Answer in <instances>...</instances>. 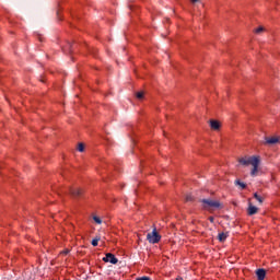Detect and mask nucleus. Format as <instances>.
Instances as JSON below:
<instances>
[{
	"instance_id": "f257e3e1",
	"label": "nucleus",
	"mask_w": 280,
	"mask_h": 280,
	"mask_svg": "<svg viewBox=\"0 0 280 280\" xmlns=\"http://www.w3.org/2000/svg\"><path fill=\"white\" fill-rule=\"evenodd\" d=\"M200 202L202 203L203 209H220L222 203L219 200L213 199H201Z\"/></svg>"
},
{
	"instance_id": "f03ea898",
	"label": "nucleus",
	"mask_w": 280,
	"mask_h": 280,
	"mask_svg": "<svg viewBox=\"0 0 280 280\" xmlns=\"http://www.w3.org/2000/svg\"><path fill=\"white\" fill-rule=\"evenodd\" d=\"M147 240L149 244H159L161 242V235L156 232V228L153 229L152 232L147 234Z\"/></svg>"
},
{
	"instance_id": "7ed1b4c3",
	"label": "nucleus",
	"mask_w": 280,
	"mask_h": 280,
	"mask_svg": "<svg viewBox=\"0 0 280 280\" xmlns=\"http://www.w3.org/2000/svg\"><path fill=\"white\" fill-rule=\"evenodd\" d=\"M259 163H260V160H259V156H256L254 160H252V171H250V176H257V172H259Z\"/></svg>"
},
{
	"instance_id": "20e7f679",
	"label": "nucleus",
	"mask_w": 280,
	"mask_h": 280,
	"mask_svg": "<svg viewBox=\"0 0 280 280\" xmlns=\"http://www.w3.org/2000/svg\"><path fill=\"white\" fill-rule=\"evenodd\" d=\"M103 261H105L106 264H117L119 261V259H117V257H115L112 253L106 254V256L103 258Z\"/></svg>"
},
{
	"instance_id": "39448f33",
	"label": "nucleus",
	"mask_w": 280,
	"mask_h": 280,
	"mask_svg": "<svg viewBox=\"0 0 280 280\" xmlns=\"http://www.w3.org/2000/svg\"><path fill=\"white\" fill-rule=\"evenodd\" d=\"M69 194H70V196H72V198H81L82 189L81 188H70Z\"/></svg>"
},
{
	"instance_id": "423d86ee",
	"label": "nucleus",
	"mask_w": 280,
	"mask_h": 280,
	"mask_svg": "<svg viewBox=\"0 0 280 280\" xmlns=\"http://www.w3.org/2000/svg\"><path fill=\"white\" fill-rule=\"evenodd\" d=\"M256 156H249V158H241L238 160V163H241V165H245V166H248V165H252L253 164V160L255 159Z\"/></svg>"
},
{
	"instance_id": "0eeeda50",
	"label": "nucleus",
	"mask_w": 280,
	"mask_h": 280,
	"mask_svg": "<svg viewBox=\"0 0 280 280\" xmlns=\"http://www.w3.org/2000/svg\"><path fill=\"white\" fill-rule=\"evenodd\" d=\"M257 211H259V208L253 206V203H248V208H247V214L248 215H255L257 213Z\"/></svg>"
},
{
	"instance_id": "6e6552de",
	"label": "nucleus",
	"mask_w": 280,
	"mask_h": 280,
	"mask_svg": "<svg viewBox=\"0 0 280 280\" xmlns=\"http://www.w3.org/2000/svg\"><path fill=\"white\" fill-rule=\"evenodd\" d=\"M265 143L267 145H275V143H279V138H277V137L265 138Z\"/></svg>"
},
{
	"instance_id": "1a4fd4ad",
	"label": "nucleus",
	"mask_w": 280,
	"mask_h": 280,
	"mask_svg": "<svg viewBox=\"0 0 280 280\" xmlns=\"http://www.w3.org/2000/svg\"><path fill=\"white\" fill-rule=\"evenodd\" d=\"M256 277L258 280L266 279V269H257L256 270Z\"/></svg>"
},
{
	"instance_id": "9d476101",
	"label": "nucleus",
	"mask_w": 280,
	"mask_h": 280,
	"mask_svg": "<svg viewBox=\"0 0 280 280\" xmlns=\"http://www.w3.org/2000/svg\"><path fill=\"white\" fill-rule=\"evenodd\" d=\"M210 127H211L212 130H218L220 128V121L210 120Z\"/></svg>"
},
{
	"instance_id": "9b49d317",
	"label": "nucleus",
	"mask_w": 280,
	"mask_h": 280,
	"mask_svg": "<svg viewBox=\"0 0 280 280\" xmlns=\"http://www.w3.org/2000/svg\"><path fill=\"white\" fill-rule=\"evenodd\" d=\"M226 237H229V235L224 232L219 233V235H218L219 242H226Z\"/></svg>"
},
{
	"instance_id": "f8f14e48",
	"label": "nucleus",
	"mask_w": 280,
	"mask_h": 280,
	"mask_svg": "<svg viewBox=\"0 0 280 280\" xmlns=\"http://www.w3.org/2000/svg\"><path fill=\"white\" fill-rule=\"evenodd\" d=\"M234 184L241 187V189H246V184L241 182L240 179H236Z\"/></svg>"
},
{
	"instance_id": "ddd939ff",
	"label": "nucleus",
	"mask_w": 280,
	"mask_h": 280,
	"mask_svg": "<svg viewBox=\"0 0 280 280\" xmlns=\"http://www.w3.org/2000/svg\"><path fill=\"white\" fill-rule=\"evenodd\" d=\"M254 198L259 202V205L264 203V198H261V196H258L257 192L254 194Z\"/></svg>"
},
{
	"instance_id": "4468645a",
	"label": "nucleus",
	"mask_w": 280,
	"mask_h": 280,
	"mask_svg": "<svg viewBox=\"0 0 280 280\" xmlns=\"http://www.w3.org/2000/svg\"><path fill=\"white\" fill-rule=\"evenodd\" d=\"M93 220H94V222H95L96 224H102V219H100V217L94 215V217H93Z\"/></svg>"
},
{
	"instance_id": "2eb2a0df",
	"label": "nucleus",
	"mask_w": 280,
	"mask_h": 280,
	"mask_svg": "<svg viewBox=\"0 0 280 280\" xmlns=\"http://www.w3.org/2000/svg\"><path fill=\"white\" fill-rule=\"evenodd\" d=\"M97 244H100V237L93 238L92 246H97Z\"/></svg>"
},
{
	"instance_id": "dca6fc26",
	"label": "nucleus",
	"mask_w": 280,
	"mask_h": 280,
	"mask_svg": "<svg viewBox=\"0 0 280 280\" xmlns=\"http://www.w3.org/2000/svg\"><path fill=\"white\" fill-rule=\"evenodd\" d=\"M78 151L79 152H84V143H79L78 144Z\"/></svg>"
},
{
	"instance_id": "f3484780",
	"label": "nucleus",
	"mask_w": 280,
	"mask_h": 280,
	"mask_svg": "<svg viewBox=\"0 0 280 280\" xmlns=\"http://www.w3.org/2000/svg\"><path fill=\"white\" fill-rule=\"evenodd\" d=\"M136 97H137L138 100H143V92H137V93H136Z\"/></svg>"
},
{
	"instance_id": "a211bd4d",
	"label": "nucleus",
	"mask_w": 280,
	"mask_h": 280,
	"mask_svg": "<svg viewBox=\"0 0 280 280\" xmlns=\"http://www.w3.org/2000/svg\"><path fill=\"white\" fill-rule=\"evenodd\" d=\"M261 32H264V26H260V27L255 30L256 34H261Z\"/></svg>"
},
{
	"instance_id": "6ab92c4d",
	"label": "nucleus",
	"mask_w": 280,
	"mask_h": 280,
	"mask_svg": "<svg viewBox=\"0 0 280 280\" xmlns=\"http://www.w3.org/2000/svg\"><path fill=\"white\" fill-rule=\"evenodd\" d=\"M194 200V197L191 195L186 196V202H191Z\"/></svg>"
},
{
	"instance_id": "aec40b11",
	"label": "nucleus",
	"mask_w": 280,
	"mask_h": 280,
	"mask_svg": "<svg viewBox=\"0 0 280 280\" xmlns=\"http://www.w3.org/2000/svg\"><path fill=\"white\" fill-rule=\"evenodd\" d=\"M137 280H150V277L144 276V277L137 278Z\"/></svg>"
},
{
	"instance_id": "412c9836",
	"label": "nucleus",
	"mask_w": 280,
	"mask_h": 280,
	"mask_svg": "<svg viewBox=\"0 0 280 280\" xmlns=\"http://www.w3.org/2000/svg\"><path fill=\"white\" fill-rule=\"evenodd\" d=\"M209 222H211V224H213V222H215V219L213 217H209Z\"/></svg>"
},
{
	"instance_id": "4be33fe9",
	"label": "nucleus",
	"mask_w": 280,
	"mask_h": 280,
	"mask_svg": "<svg viewBox=\"0 0 280 280\" xmlns=\"http://www.w3.org/2000/svg\"><path fill=\"white\" fill-rule=\"evenodd\" d=\"M61 255H69V249L61 252Z\"/></svg>"
},
{
	"instance_id": "5701e85b",
	"label": "nucleus",
	"mask_w": 280,
	"mask_h": 280,
	"mask_svg": "<svg viewBox=\"0 0 280 280\" xmlns=\"http://www.w3.org/2000/svg\"><path fill=\"white\" fill-rule=\"evenodd\" d=\"M67 49H71V44H68L65 48V51H67Z\"/></svg>"
},
{
	"instance_id": "b1692460",
	"label": "nucleus",
	"mask_w": 280,
	"mask_h": 280,
	"mask_svg": "<svg viewBox=\"0 0 280 280\" xmlns=\"http://www.w3.org/2000/svg\"><path fill=\"white\" fill-rule=\"evenodd\" d=\"M191 3H198L200 0H190Z\"/></svg>"
},
{
	"instance_id": "393cba45",
	"label": "nucleus",
	"mask_w": 280,
	"mask_h": 280,
	"mask_svg": "<svg viewBox=\"0 0 280 280\" xmlns=\"http://www.w3.org/2000/svg\"><path fill=\"white\" fill-rule=\"evenodd\" d=\"M177 280H183V278L182 277H177Z\"/></svg>"
}]
</instances>
